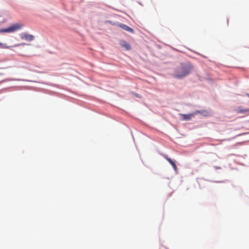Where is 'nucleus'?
I'll return each instance as SVG.
<instances>
[{"mask_svg":"<svg viewBox=\"0 0 249 249\" xmlns=\"http://www.w3.org/2000/svg\"><path fill=\"white\" fill-rule=\"evenodd\" d=\"M0 75H1V74L0 73Z\"/></svg>","mask_w":249,"mask_h":249,"instance_id":"obj_12","label":"nucleus"},{"mask_svg":"<svg viewBox=\"0 0 249 249\" xmlns=\"http://www.w3.org/2000/svg\"><path fill=\"white\" fill-rule=\"evenodd\" d=\"M23 25L22 24H15L7 28L0 29V33L14 32L18 30L21 29L23 27Z\"/></svg>","mask_w":249,"mask_h":249,"instance_id":"obj_2","label":"nucleus"},{"mask_svg":"<svg viewBox=\"0 0 249 249\" xmlns=\"http://www.w3.org/2000/svg\"><path fill=\"white\" fill-rule=\"evenodd\" d=\"M236 112L237 113L249 114V109L243 108L242 107H239L236 109Z\"/></svg>","mask_w":249,"mask_h":249,"instance_id":"obj_6","label":"nucleus"},{"mask_svg":"<svg viewBox=\"0 0 249 249\" xmlns=\"http://www.w3.org/2000/svg\"><path fill=\"white\" fill-rule=\"evenodd\" d=\"M117 25L119 27L121 28L122 29H123V30H124L125 31H128V32H129L130 33H133L134 32L133 29H132V28H131L130 27H129V26H128L126 25H125L123 23H118Z\"/></svg>","mask_w":249,"mask_h":249,"instance_id":"obj_5","label":"nucleus"},{"mask_svg":"<svg viewBox=\"0 0 249 249\" xmlns=\"http://www.w3.org/2000/svg\"><path fill=\"white\" fill-rule=\"evenodd\" d=\"M163 157L172 165L175 171H177V167L176 163L170 158H168L167 155H163Z\"/></svg>","mask_w":249,"mask_h":249,"instance_id":"obj_8","label":"nucleus"},{"mask_svg":"<svg viewBox=\"0 0 249 249\" xmlns=\"http://www.w3.org/2000/svg\"><path fill=\"white\" fill-rule=\"evenodd\" d=\"M20 36L22 39H24L28 41H31L34 39V36L33 35H29L25 33H21L20 35Z\"/></svg>","mask_w":249,"mask_h":249,"instance_id":"obj_4","label":"nucleus"},{"mask_svg":"<svg viewBox=\"0 0 249 249\" xmlns=\"http://www.w3.org/2000/svg\"><path fill=\"white\" fill-rule=\"evenodd\" d=\"M248 95V96L249 97V94H248V95Z\"/></svg>","mask_w":249,"mask_h":249,"instance_id":"obj_11","label":"nucleus"},{"mask_svg":"<svg viewBox=\"0 0 249 249\" xmlns=\"http://www.w3.org/2000/svg\"><path fill=\"white\" fill-rule=\"evenodd\" d=\"M193 69V65L189 62L181 64L177 68L175 75L178 78H182L188 75Z\"/></svg>","mask_w":249,"mask_h":249,"instance_id":"obj_1","label":"nucleus"},{"mask_svg":"<svg viewBox=\"0 0 249 249\" xmlns=\"http://www.w3.org/2000/svg\"><path fill=\"white\" fill-rule=\"evenodd\" d=\"M26 45V43H20V44H16L14 46V47H18L20 45Z\"/></svg>","mask_w":249,"mask_h":249,"instance_id":"obj_10","label":"nucleus"},{"mask_svg":"<svg viewBox=\"0 0 249 249\" xmlns=\"http://www.w3.org/2000/svg\"><path fill=\"white\" fill-rule=\"evenodd\" d=\"M120 45L122 47L125 48L126 50H129L131 49V46L129 44L124 40H121Z\"/></svg>","mask_w":249,"mask_h":249,"instance_id":"obj_7","label":"nucleus"},{"mask_svg":"<svg viewBox=\"0 0 249 249\" xmlns=\"http://www.w3.org/2000/svg\"><path fill=\"white\" fill-rule=\"evenodd\" d=\"M201 111L199 110H196L194 113H190V114H181L180 116L182 117V119L184 121H189L192 118H193L195 115L197 114L201 113Z\"/></svg>","mask_w":249,"mask_h":249,"instance_id":"obj_3","label":"nucleus"},{"mask_svg":"<svg viewBox=\"0 0 249 249\" xmlns=\"http://www.w3.org/2000/svg\"><path fill=\"white\" fill-rule=\"evenodd\" d=\"M0 48H3V49H8V48H10V47L7 46L5 44H2L1 43H0Z\"/></svg>","mask_w":249,"mask_h":249,"instance_id":"obj_9","label":"nucleus"}]
</instances>
